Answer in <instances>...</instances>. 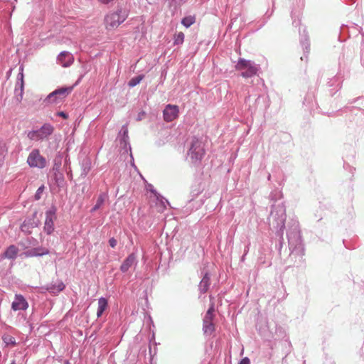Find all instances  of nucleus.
<instances>
[{"instance_id":"15","label":"nucleus","mask_w":364,"mask_h":364,"mask_svg":"<svg viewBox=\"0 0 364 364\" xmlns=\"http://www.w3.org/2000/svg\"><path fill=\"white\" fill-rule=\"evenodd\" d=\"M107 306H108L107 300L105 298L101 297L99 299L98 308H97V316L98 318L102 315L103 312L107 308Z\"/></svg>"},{"instance_id":"23","label":"nucleus","mask_w":364,"mask_h":364,"mask_svg":"<svg viewBox=\"0 0 364 364\" xmlns=\"http://www.w3.org/2000/svg\"><path fill=\"white\" fill-rule=\"evenodd\" d=\"M105 200V196L104 194H100L97 200L96 204L92 209V212L96 211L98 210L104 203Z\"/></svg>"},{"instance_id":"19","label":"nucleus","mask_w":364,"mask_h":364,"mask_svg":"<svg viewBox=\"0 0 364 364\" xmlns=\"http://www.w3.org/2000/svg\"><path fill=\"white\" fill-rule=\"evenodd\" d=\"M65 288V284L60 282L57 285H51L47 288V290L53 294L59 293Z\"/></svg>"},{"instance_id":"22","label":"nucleus","mask_w":364,"mask_h":364,"mask_svg":"<svg viewBox=\"0 0 364 364\" xmlns=\"http://www.w3.org/2000/svg\"><path fill=\"white\" fill-rule=\"evenodd\" d=\"M214 311H215L214 306H213V305H212L207 311L205 316L203 318V322L207 323L208 321H213V319L214 318V314H213Z\"/></svg>"},{"instance_id":"4","label":"nucleus","mask_w":364,"mask_h":364,"mask_svg":"<svg viewBox=\"0 0 364 364\" xmlns=\"http://www.w3.org/2000/svg\"><path fill=\"white\" fill-rule=\"evenodd\" d=\"M53 131L54 127L51 124H45L39 129L29 132L27 136L31 140L40 141L47 139L53 134Z\"/></svg>"},{"instance_id":"10","label":"nucleus","mask_w":364,"mask_h":364,"mask_svg":"<svg viewBox=\"0 0 364 364\" xmlns=\"http://www.w3.org/2000/svg\"><path fill=\"white\" fill-rule=\"evenodd\" d=\"M28 307V304L25 298L21 294H16L15 299L12 302L11 309L14 311L26 310Z\"/></svg>"},{"instance_id":"8","label":"nucleus","mask_w":364,"mask_h":364,"mask_svg":"<svg viewBox=\"0 0 364 364\" xmlns=\"http://www.w3.org/2000/svg\"><path fill=\"white\" fill-rule=\"evenodd\" d=\"M179 108L177 105H167L163 111L164 120L171 122L178 117Z\"/></svg>"},{"instance_id":"12","label":"nucleus","mask_w":364,"mask_h":364,"mask_svg":"<svg viewBox=\"0 0 364 364\" xmlns=\"http://www.w3.org/2000/svg\"><path fill=\"white\" fill-rule=\"evenodd\" d=\"M150 203H154L155 206L156 208V210L159 213L164 212L166 208V203H168V201L161 195L157 196L156 197L152 198V196L150 197L149 199Z\"/></svg>"},{"instance_id":"3","label":"nucleus","mask_w":364,"mask_h":364,"mask_svg":"<svg viewBox=\"0 0 364 364\" xmlns=\"http://www.w3.org/2000/svg\"><path fill=\"white\" fill-rule=\"evenodd\" d=\"M204 154L205 149L203 143L198 139L194 140L188 152L191 163L197 164L201 161Z\"/></svg>"},{"instance_id":"6","label":"nucleus","mask_w":364,"mask_h":364,"mask_svg":"<svg viewBox=\"0 0 364 364\" xmlns=\"http://www.w3.org/2000/svg\"><path fill=\"white\" fill-rule=\"evenodd\" d=\"M73 88V87H69L55 90L48 95L46 101L49 103L57 104L60 100L65 98L72 92Z\"/></svg>"},{"instance_id":"20","label":"nucleus","mask_w":364,"mask_h":364,"mask_svg":"<svg viewBox=\"0 0 364 364\" xmlns=\"http://www.w3.org/2000/svg\"><path fill=\"white\" fill-rule=\"evenodd\" d=\"M196 22V17L194 16H188L186 17H184L181 23L186 28L190 27L191 25H193Z\"/></svg>"},{"instance_id":"29","label":"nucleus","mask_w":364,"mask_h":364,"mask_svg":"<svg viewBox=\"0 0 364 364\" xmlns=\"http://www.w3.org/2000/svg\"><path fill=\"white\" fill-rule=\"evenodd\" d=\"M239 364H250V359L247 357L244 358L243 359H242Z\"/></svg>"},{"instance_id":"27","label":"nucleus","mask_w":364,"mask_h":364,"mask_svg":"<svg viewBox=\"0 0 364 364\" xmlns=\"http://www.w3.org/2000/svg\"><path fill=\"white\" fill-rule=\"evenodd\" d=\"M43 191H44V186L43 185L38 188V190L35 194L34 197H35L36 200H38L41 198V194L43 192Z\"/></svg>"},{"instance_id":"25","label":"nucleus","mask_w":364,"mask_h":364,"mask_svg":"<svg viewBox=\"0 0 364 364\" xmlns=\"http://www.w3.org/2000/svg\"><path fill=\"white\" fill-rule=\"evenodd\" d=\"M145 188H146V190L147 191H149L151 192L152 194H153V197L152 198L156 197L157 196L160 195L159 193H157V191L154 188V186L150 184V183H148L147 182H146V186H145Z\"/></svg>"},{"instance_id":"2","label":"nucleus","mask_w":364,"mask_h":364,"mask_svg":"<svg viewBox=\"0 0 364 364\" xmlns=\"http://www.w3.org/2000/svg\"><path fill=\"white\" fill-rule=\"evenodd\" d=\"M235 70L240 71L243 77L248 78L255 75L259 68L257 65L250 60L240 58L235 65Z\"/></svg>"},{"instance_id":"16","label":"nucleus","mask_w":364,"mask_h":364,"mask_svg":"<svg viewBox=\"0 0 364 364\" xmlns=\"http://www.w3.org/2000/svg\"><path fill=\"white\" fill-rule=\"evenodd\" d=\"M18 250L15 245H10L4 253V256L8 259L16 257Z\"/></svg>"},{"instance_id":"30","label":"nucleus","mask_w":364,"mask_h":364,"mask_svg":"<svg viewBox=\"0 0 364 364\" xmlns=\"http://www.w3.org/2000/svg\"><path fill=\"white\" fill-rule=\"evenodd\" d=\"M57 114L58 116L63 117V119H67L68 118V114L66 113H65L64 112H58Z\"/></svg>"},{"instance_id":"32","label":"nucleus","mask_w":364,"mask_h":364,"mask_svg":"<svg viewBox=\"0 0 364 364\" xmlns=\"http://www.w3.org/2000/svg\"><path fill=\"white\" fill-rule=\"evenodd\" d=\"M11 364H15V362L14 361V362H13L12 363H11Z\"/></svg>"},{"instance_id":"9","label":"nucleus","mask_w":364,"mask_h":364,"mask_svg":"<svg viewBox=\"0 0 364 364\" xmlns=\"http://www.w3.org/2000/svg\"><path fill=\"white\" fill-rule=\"evenodd\" d=\"M57 60L63 67L67 68L73 63L74 58L69 52L63 51L58 55Z\"/></svg>"},{"instance_id":"7","label":"nucleus","mask_w":364,"mask_h":364,"mask_svg":"<svg viewBox=\"0 0 364 364\" xmlns=\"http://www.w3.org/2000/svg\"><path fill=\"white\" fill-rule=\"evenodd\" d=\"M56 209L52 207L46 213V220L44 224V230L48 235L51 234L54 230V221L56 220Z\"/></svg>"},{"instance_id":"24","label":"nucleus","mask_w":364,"mask_h":364,"mask_svg":"<svg viewBox=\"0 0 364 364\" xmlns=\"http://www.w3.org/2000/svg\"><path fill=\"white\" fill-rule=\"evenodd\" d=\"M143 78L144 75H142L133 77L129 81L128 85L129 87H134L138 85L143 80Z\"/></svg>"},{"instance_id":"28","label":"nucleus","mask_w":364,"mask_h":364,"mask_svg":"<svg viewBox=\"0 0 364 364\" xmlns=\"http://www.w3.org/2000/svg\"><path fill=\"white\" fill-rule=\"evenodd\" d=\"M109 244L112 248H114L117 244V241L114 237H112L109 240Z\"/></svg>"},{"instance_id":"18","label":"nucleus","mask_w":364,"mask_h":364,"mask_svg":"<svg viewBox=\"0 0 364 364\" xmlns=\"http://www.w3.org/2000/svg\"><path fill=\"white\" fill-rule=\"evenodd\" d=\"M203 330L205 334L211 335L215 331V325L213 321L203 322Z\"/></svg>"},{"instance_id":"31","label":"nucleus","mask_w":364,"mask_h":364,"mask_svg":"<svg viewBox=\"0 0 364 364\" xmlns=\"http://www.w3.org/2000/svg\"><path fill=\"white\" fill-rule=\"evenodd\" d=\"M0 150H1V154H3L6 151V146L4 144L0 143Z\"/></svg>"},{"instance_id":"14","label":"nucleus","mask_w":364,"mask_h":364,"mask_svg":"<svg viewBox=\"0 0 364 364\" xmlns=\"http://www.w3.org/2000/svg\"><path fill=\"white\" fill-rule=\"evenodd\" d=\"M135 259V256L133 254L129 255L121 265V271L123 272H127L129 269L134 264Z\"/></svg>"},{"instance_id":"26","label":"nucleus","mask_w":364,"mask_h":364,"mask_svg":"<svg viewBox=\"0 0 364 364\" xmlns=\"http://www.w3.org/2000/svg\"><path fill=\"white\" fill-rule=\"evenodd\" d=\"M3 341L6 345L12 344L14 346L16 344L15 338L9 335L4 336Z\"/></svg>"},{"instance_id":"17","label":"nucleus","mask_w":364,"mask_h":364,"mask_svg":"<svg viewBox=\"0 0 364 364\" xmlns=\"http://www.w3.org/2000/svg\"><path fill=\"white\" fill-rule=\"evenodd\" d=\"M210 284V277L208 276V274H205L200 282L199 287H200V291L203 293H205L208 291Z\"/></svg>"},{"instance_id":"11","label":"nucleus","mask_w":364,"mask_h":364,"mask_svg":"<svg viewBox=\"0 0 364 364\" xmlns=\"http://www.w3.org/2000/svg\"><path fill=\"white\" fill-rule=\"evenodd\" d=\"M23 87H24L23 75L22 73H20L18 75V81L16 83V87L15 88V94H16V100L19 102L23 99Z\"/></svg>"},{"instance_id":"21","label":"nucleus","mask_w":364,"mask_h":364,"mask_svg":"<svg viewBox=\"0 0 364 364\" xmlns=\"http://www.w3.org/2000/svg\"><path fill=\"white\" fill-rule=\"evenodd\" d=\"M185 35L183 32H178L174 34L173 43L174 45H181L184 41Z\"/></svg>"},{"instance_id":"5","label":"nucleus","mask_w":364,"mask_h":364,"mask_svg":"<svg viewBox=\"0 0 364 364\" xmlns=\"http://www.w3.org/2000/svg\"><path fill=\"white\" fill-rule=\"evenodd\" d=\"M27 163L32 168H43L46 166V160L38 149L31 151L28 156Z\"/></svg>"},{"instance_id":"13","label":"nucleus","mask_w":364,"mask_h":364,"mask_svg":"<svg viewBox=\"0 0 364 364\" xmlns=\"http://www.w3.org/2000/svg\"><path fill=\"white\" fill-rule=\"evenodd\" d=\"M24 254L26 257L43 256L49 254V250L46 248L37 247L31 249L26 252Z\"/></svg>"},{"instance_id":"1","label":"nucleus","mask_w":364,"mask_h":364,"mask_svg":"<svg viewBox=\"0 0 364 364\" xmlns=\"http://www.w3.org/2000/svg\"><path fill=\"white\" fill-rule=\"evenodd\" d=\"M127 17V11L122 8L108 12L103 19L104 27L107 33H112L116 31Z\"/></svg>"}]
</instances>
